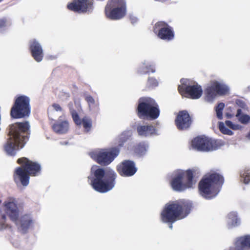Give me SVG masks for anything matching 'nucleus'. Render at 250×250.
Listing matches in <instances>:
<instances>
[{"mask_svg":"<svg viewBox=\"0 0 250 250\" xmlns=\"http://www.w3.org/2000/svg\"><path fill=\"white\" fill-rule=\"evenodd\" d=\"M30 125L28 122H17L10 126L9 138L4 146L5 152L14 156L23 148L28 141L30 136Z\"/></svg>","mask_w":250,"mask_h":250,"instance_id":"nucleus-1","label":"nucleus"},{"mask_svg":"<svg viewBox=\"0 0 250 250\" xmlns=\"http://www.w3.org/2000/svg\"><path fill=\"white\" fill-rule=\"evenodd\" d=\"M17 163L20 165L16 168L13 174V179L17 184L20 183L26 187L29 183L30 176H37L41 173V166L36 162L21 157L17 160Z\"/></svg>","mask_w":250,"mask_h":250,"instance_id":"nucleus-2","label":"nucleus"},{"mask_svg":"<svg viewBox=\"0 0 250 250\" xmlns=\"http://www.w3.org/2000/svg\"><path fill=\"white\" fill-rule=\"evenodd\" d=\"M117 175L112 170L105 171L102 168L96 169L93 175L88 176L93 188L100 193H105L114 187Z\"/></svg>","mask_w":250,"mask_h":250,"instance_id":"nucleus-3","label":"nucleus"},{"mask_svg":"<svg viewBox=\"0 0 250 250\" xmlns=\"http://www.w3.org/2000/svg\"><path fill=\"white\" fill-rule=\"evenodd\" d=\"M224 182V177L221 174L216 172L208 173L199 182V191L205 198H213L220 191Z\"/></svg>","mask_w":250,"mask_h":250,"instance_id":"nucleus-4","label":"nucleus"},{"mask_svg":"<svg viewBox=\"0 0 250 250\" xmlns=\"http://www.w3.org/2000/svg\"><path fill=\"white\" fill-rule=\"evenodd\" d=\"M136 112L140 119L150 120L157 119L160 113L158 104L150 97H141L139 99Z\"/></svg>","mask_w":250,"mask_h":250,"instance_id":"nucleus-5","label":"nucleus"},{"mask_svg":"<svg viewBox=\"0 0 250 250\" xmlns=\"http://www.w3.org/2000/svg\"><path fill=\"white\" fill-rule=\"evenodd\" d=\"M189 211L188 204H168L161 213V219L164 222L172 223L184 218Z\"/></svg>","mask_w":250,"mask_h":250,"instance_id":"nucleus-6","label":"nucleus"},{"mask_svg":"<svg viewBox=\"0 0 250 250\" xmlns=\"http://www.w3.org/2000/svg\"><path fill=\"white\" fill-rule=\"evenodd\" d=\"M194 172L191 169H188L176 174L170 182L172 189L178 192H182L191 188L195 184L193 180Z\"/></svg>","mask_w":250,"mask_h":250,"instance_id":"nucleus-7","label":"nucleus"},{"mask_svg":"<svg viewBox=\"0 0 250 250\" xmlns=\"http://www.w3.org/2000/svg\"><path fill=\"white\" fill-rule=\"evenodd\" d=\"M4 209L6 213L18 226L20 230L25 232L32 222L30 217L25 215L19 220L18 217L21 209L17 204H5Z\"/></svg>","mask_w":250,"mask_h":250,"instance_id":"nucleus-8","label":"nucleus"},{"mask_svg":"<svg viewBox=\"0 0 250 250\" xmlns=\"http://www.w3.org/2000/svg\"><path fill=\"white\" fill-rule=\"evenodd\" d=\"M30 114V99L21 95L17 97L10 110V116L14 119L28 117Z\"/></svg>","mask_w":250,"mask_h":250,"instance_id":"nucleus-9","label":"nucleus"},{"mask_svg":"<svg viewBox=\"0 0 250 250\" xmlns=\"http://www.w3.org/2000/svg\"><path fill=\"white\" fill-rule=\"evenodd\" d=\"M106 17L113 20L122 19L126 15V4L125 0H109L104 10Z\"/></svg>","mask_w":250,"mask_h":250,"instance_id":"nucleus-10","label":"nucleus"},{"mask_svg":"<svg viewBox=\"0 0 250 250\" xmlns=\"http://www.w3.org/2000/svg\"><path fill=\"white\" fill-rule=\"evenodd\" d=\"M192 147L199 151L208 152L217 149L220 145L217 140L205 136H198L191 142Z\"/></svg>","mask_w":250,"mask_h":250,"instance_id":"nucleus-11","label":"nucleus"},{"mask_svg":"<svg viewBox=\"0 0 250 250\" xmlns=\"http://www.w3.org/2000/svg\"><path fill=\"white\" fill-rule=\"evenodd\" d=\"M120 150L117 147H112L108 149H102L101 151L91 153V157L99 164L105 166L110 164L116 157Z\"/></svg>","mask_w":250,"mask_h":250,"instance_id":"nucleus-12","label":"nucleus"},{"mask_svg":"<svg viewBox=\"0 0 250 250\" xmlns=\"http://www.w3.org/2000/svg\"><path fill=\"white\" fill-rule=\"evenodd\" d=\"M183 79H181V85L178 87L179 93L184 97L192 99H198L200 98L203 93L201 86L198 84L192 85H188L186 83H183Z\"/></svg>","mask_w":250,"mask_h":250,"instance_id":"nucleus-13","label":"nucleus"},{"mask_svg":"<svg viewBox=\"0 0 250 250\" xmlns=\"http://www.w3.org/2000/svg\"><path fill=\"white\" fill-rule=\"evenodd\" d=\"M228 92L227 86L217 81H213L206 88L205 94L207 100L210 102L212 101L217 95H225Z\"/></svg>","mask_w":250,"mask_h":250,"instance_id":"nucleus-14","label":"nucleus"},{"mask_svg":"<svg viewBox=\"0 0 250 250\" xmlns=\"http://www.w3.org/2000/svg\"><path fill=\"white\" fill-rule=\"evenodd\" d=\"M153 32L159 38L163 40L169 41L174 38V32L172 27L164 21H159L155 24Z\"/></svg>","mask_w":250,"mask_h":250,"instance_id":"nucleus-15","label":"nucleus"},{"mask_svg":"<svg viewBox=\"0 0 250 250\" xmlns=\"http://www.w3.org/2000/svg\"><path fill=\"white\" fill-rule=\"evenodd\" d=\"M192 122V119L187 110L180 111L175 119V124L179 130L189 128Z\"/></svg>","mask_w":250,"mask_h":250,"instance_id":"nucleus-16","label":"nucleus"},{"mask_svg":"<svg viewBox=\"0 0 250 250\" xmlns=\"http://www.w3.org/2000/svg\"><path fill=\"white\" fill-rule=\"evenodd\" d=\"M92 4L90 0H73L67 4V7L69 10L74 12L84 13L91 8Z\"/></svg>","mask_w":250,"mask_h":250,"instance_id":"nucleus-17","label":"nucleus"},{"mask_svg":"<svg viewBox=\"0 0 250 250\" xmlns=\"http://www.w3.org/2000/svg\"><path fill=\"white\" fill-rule=\"evenodd\" d=\"M117 169L121 176L125 177L132 176L137 171L134 162L130 160L124 161Z\"/></svg>","mask_w":250,"mask_h":250,"instance_id":"nucleus-18","label":"nucleus"},{"mask_svg":"<svg viewBox=\"0 0 250 250\" xmlns=\"http://www.w3.org/2000/svg\"><path fill=\"white\" fill-rule=\"evenodd\" d=\"M29 50L32 57L37 62H40L43 58V52L40 43L36 40L30 42Z\"/></svg>","mask_w":250,"mask_h":250,"instance_id":"nucleus-19","label":"nucleus"},{"mask_svg":"<svg viewBox=\"0 0 250 250\" xmlns=\"http://www.w3.org/2000/svg\"><path fill=\"white\" fill-rule=\"evenodd\" d=\"M60 116L58 120L52 125V129L56 133L63 134L67 132L69 129V123L67 120L62 121Z\"/></svg>","mask_w":250,"mask_h":250,"instance_id":"nucleus-20","label":"nucleus"},{"mask_svg":"<svg viewBox=\"0 0 250 250\" xmlns=\"http://www.w3.org/2000/svg\"><path fill=\"white\" fill-rule=\"evenodd\" d=\"M137 131L139 136L147 137L156 133V129L152 125H141L137 127Z\"/></svg>","mask_w":250,"mask_h":250,"instance_id":"nucleus-21","label":"nucleus"},{"mask_svg":"<svg viewBox=\"0 0 250 250\" xmlns=\"http://www.w3.org/2000/svg\"><path fill=\"white\" fill-rule=\"evenodd\" d=\"M236 250H243L245 247H250V235L237 238L234 243Z\"/></svg>","mask_w":250,"mask_h":250,"instance_id":"nucleus-22","label":"nucleus"},{"mask_svg":"<svg viewBox=\"0 0 250 250\" xmlns=\"http://www.w3.org/2000/svg\"><path fill=\"white\" fill-rule=\"evenodd\" d=\"M155 72V66L152 64L143 63L137 70V73L140 75L147 74L150 73H154Z\"/></svg>","mask_w":250,"mask_h":250,"instance_id":"nucleus-23","label":"nucleus"},{"mask_svg":"<svg viewBox=\"0 0 250 250\" xmlns=\"http://www.w3.org/2000/svg\"><path fill=\"white\" fill-rule=\"evenodd\" d=\"M228 223L230 227H235L240 225V220L236 212H232L229 214Z\"/></svg>","mask_w":250,"mask_h":250,"instance_id":"nucleus-24","label":"nucleus"},{"mask_svg":"<svg viewBox=\"0 0 250 250\" xmlns=\"http://www.w3.org/2000/svg\"><path fill=\"white\" fill-rule=\"evenodd\" d=\"M236 117L239 121L243 124H247L250 122V116L247 114H242L241 109L237 110Z\"/></svg>","mask_w":250,"mask_h":250,"instance_id":"nucleus-25","label":"nucleus"},{"mask_svg":"<svg viewBox=\"0 0 250 250\" xmlns=\"http://www.w3.org/2000/svg\"><path fill=\"white\" fill-rule=\"evenodd\" d=\"M134 152L140 155H143L146 151V146L144 142L139 143L134 147Z\"/></svg>","mask_w":250,"mask_h":250,"instance_id":"nucleus-26","label":"nucleus"},{"mask_svg":"<svg viewBox=\"0 0 250 250\" xmlns=\"http://www.w3.org/2000/svg\"><path fill=\"white\" fill-rule=\"evenodd\" d=\"M241 181L245 184L250 182V169H245L240 172Z\"/></svg>","mask_w":250,"mask_h":250,"instance_id":"nucleus-27","label":"nucleus"},{"mask_svg":"<svg viewBox=\"0 0 250 250\" xmlns=\"http://www.w3.org/2000/svg\"><path fill=\"white\" fill-rule=\"evenodd\" d=\"M92 124L91 120L87 117H85L82 120V124L86 132H88L90 130Z\"/></svg>","mask_w":250,"mask_h":250,"instance_id":"nucleus-28","label":"nucleus"},{"mask_svg":"<svg viewBox=\"0 0 250 250\" xmlns=\"http://www.w3.org/2000/svg\"><path fill=\"white\" fill-rule=\"evenodd\" d=\"M158 85V82L157 79L152 77L148 78L146 87L147 88H150L156 87Z\"/></svg>","mask_w":250,"mask_h":250,"instance_id":"nucleus-29","label":"nucleus"},{"mask_svg":"<svg viewBox=\"0 0 250 250\" xmlns=\"http://www.w3.org/2000/svg\"><path fill=\"white\" fill-rule=\"evenodd\" d=\"M225 107V104L220 103L215 107V111L217 118L221 120L223 118V110Z\"/></svg>","mask_w":250,"mask_h":250,"instance_id":"nucleus-30","label":"nucleus"},{"mask_svg":"<svg viewBox=\"0 0 250 250\" xmlns=\"http://www.w3.org/2000/svg\"><path fill=\"white\" fill-rule=\"evenodd\" d=\"M219 129L220 131L224 134L232 135L233 134V132L228 128L222 122H220L219 124Z\"/></svg>","mask_w":250,"mask_h":250,"instance_id":"nucleus-31","label":"nucleus"},{"mask_svg":"<svg viewBox=\"0 0 250 250\" xmlns=\"http://www.w3.org/2000/svg\"><path fill=\"white\" fill-rule=\"evenodd\" d=\"M128 137L125 134H122L119 137L118 140V148L123 146L125 143L128 140Z\"/></svg>","mask_w":250,"mask_h":250,"instance_id":"nucleus-32","label":"nucleus"},{"mask_svg":"<svg viewBox=\"0 0 250 250\" xmlns=\"http://www.w3.org/2000/svg\"><path fill=\"white\" fill-rule=\"evenodd\" d=\"M71 114L74 123L77 125H82V120L80 118L79 114L77 111L75 110H73L71 111Z\"/></svg>","mask_w":250,"mask_h":250,"instance_id":"nucleus-33","label":"nucleus"},{"mask_svg":"<svg viewBox=\"0 0 250 250\" xmlns=\"http://www.w3.org/2000/svg\"><path fill=\"white\" fill-rule=\"evenodd\" d=\"M226 125L229 126V128L237 130L240 128V125H234L232 123V122L230 121L227 120L225 122Z\"/></svg>","mask_w":250,"mask_h":250,"instance_id":"nucleus-34","label":"nucleus"},{"mask_svg":"<svg viewBox=\"0 0 250 250\" xmlns=\"http://www.w3.org/2000/svg\"><path fill=\"white\" fill-rule=\"evenodd\" d=\"M52 106L53 107L54 109L56 111H60V112L62 111V107L58 104L54 103L52 104Z\"/></svg>","mask_w":250,"mask_h":250,"instance_id":"nucleus-35","label":"nucleus"},{"mask_svg":"<svg viewBox=\"0 0 250 250\" xmlns=\"http://www.w3.org/2000/svg\"><path fill=\"white\" fill-rule=\"evenodd\" d=\"M85 100L89 104H94L95 101H94L93 98L90 95L86 96L85 98Z\"/></svg>","mask_w":250,"mask_h":250,"instance_id":"nucleus-36","label":"nucleus"},{"mask_svg":"<svg viewBox=\"0 0 250 250\" xmlns=\"http://www.w3.org/2000/svg\"><path fill=\"white\" fill-rule=\"evenodd\" d=\"M6 25V20L5 18L0 19V29L4 28Z\"/></svg>","mask_w":250,"mask_h":250,"instance_id":"nucleus-37","label":"nucleus"},{"mask_svg":"<svg viewBox=\"0 0 250 250\" xmlns=\"http://www.w3.org/2000/svg\"><path fill=\"white\" fill-rule=\"evenodd\" d=\"M129 19L131 22L132 24H134L137 21V19L135 17L130 16Z\"/></svg>","mask_w":250,"mask_h":250,"instance_id":"nucleus-38","label":"nucleus"},{"mask_svg":"<svg viewBox=\"0 0 250 250\" xmlns=\"http://www.w3.org/2000/svg\"><path fill=\"white\" fill-rule=\"evenodd\" d=\"M17 201L15 200V199H10V201H5L4 202V203H15Z\"/></svg>","mask_w":250,"mask_h":250,"instance_id":"nucleus-39","label":"nucleus"},{"mask_svg":"<svg viewBox=\"0 0 250 250\" xmlns=\"http://www.w3.org/2000/svg\"><path fill=\"white\" fill-rule=\"evenodd\" d=\"M168 203H186L184 201H173V202H169Z\"/></svg>","mask_w":250,"mask_h":250,"instance_id":"nucleus-40","label":"nucleus"},{"mask_svg":"<svg viewBox=\"0 0 250 250\" xmlns=\"http://www.w3.org/2000/svg\"><path fill=\"white\" fill-rule=\"evenodd\" d=\"M169 227V228H170V229H172V225H171V224H170Z\"/></svg>","mask_w":250,"mask_h":250,"instance_id":"nucleus-41","label":"nucleus"},{"mask_svg":"<svg viewBox=\"0 0 250 250\" xmlns=\"http://www.w3.org/2000/svg\"><path fill=\"white\" fill-rule=\"evenodd\" d=\"M249 137L250 138V133L249 134Z\"/></svg>","mask_w":250,"mask_h":250,"instance_id":"nucleus-42","label":"nucleus"},{"mask_svg":"<svg viewBox=\"0 0 250 250\" xmlns=\"http://www.w3.org/2000/svg\"><path fill=\"white\" fill-rule=\"evenodd\" d=\"M2 1H3V0H0V2H1Z\"/></svg>","mask_w":250,"mask_h":250,"instance_id":"nucleus-43","label":"nucleus"},{"mask_svg":"<svg viewBox=\"0 0 250 250\" xmlns=\"http://www.w3.org/2000/svg\"><path fill=\"white\" fill-rule=\"evenodd\" d=\"M0 203H1V200H0Z\"/></svg>","mask_w":250,"mask_h":250,"instance_id":"nucleus-44","label":"nucleus"}]
</instances>
